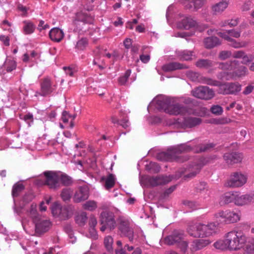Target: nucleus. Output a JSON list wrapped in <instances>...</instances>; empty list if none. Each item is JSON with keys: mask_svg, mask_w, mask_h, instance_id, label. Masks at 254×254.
Returning <instances> with one entry per match:
<instances>
[{"mask_svg": "<svg viewBox=\"0 0 254 254\" xmlns=\"http://www.w3.org/2000/svg\"><path fill=\"white\" fill-rule=\"evenodd\" d=\"M23 32L26 35L31 34L34 32L35 26L31 21L25 20L23 22Z\"/></svg>", "mask_w": 254, "mask_h": 254, "instance_id": "nucleus-37", "label": "nucleus"}, {"mask_svg": "<svg viewBox=\"0 0 254 254\" xmlns=\"http://www.w3.org/2000/svg\"><path fill=\"white\" fill-rule=\"evenodd\" d=\"M188 68V67L185 64L178 62L167 63L162 67V70L165 72H171L178 69H187Z\"/></svg>", "mask_w": 254, "mask_h": 254, "instance_id": "nucleus-24", "label": "nucleus"}, {"mask_svg": "<svg viewBox=\"0 0 254 254\" xmlns=\"http://www.w3.org/2000/svg\"><path fill=\"white\" fill-rule=\"evenodd\" d=\"M53 215L61 220L69 219L73 214L71 208L69 206H62L58 202H55L51 207Z\"/></svg>", "mask_w": 254, "mask_h": 254, "instance_id": "nucleus-8", "label": "nucleus"}, {"mask_svg": "<svg viewBox=\"0 0 254 254\" xmlns=\"http://www.w3.org/2000/svg\"><path fill=\"white\" fill-rule=\"evenodd\" d=\"M40 91L36 92V95L47 96L55 92L57 88V84L53 82L49 77H45L40 81Z\"/></svg>", "mask_w": 254, "mask_h": 254, "instance_id": "nucleus-9", "label": "nucleus"}, {"mask_svg": "<svg viewBox=\"0 0 254 254\" xmlns=\"http://www.w3.org/2000/svg\"><path fill=\"white\" fill-rule=\"evenodd\" d=\"M228 3L226 1H222L213 5L211 7L212 10L214 14L222 13L227 7Z\"/></svg>", "mask_w": 254, "mask_h": 254, "instance_id": "nucleus-35", "label": "nucleus"}, {"mask_svg": "<svg viewBox=\"0 0 254 254\" xmlns=\"http://www.w3.org/2000/svg\"><path fill=\"white\" fill-rule=\"evenodd\" d=\"M189 76L193 81H196L202 84H207L205 83L206 79H212V78L201 76L197 72H191L189 73Z\"/></svg>", "mask_w": 254, "mask_h": 254, "instance_id": "nucleus-36", "label": "nucleus"}, {"mask_svg": "<svg viewBox=\"0 0 254 254\" xmlns=\"http://www.w3.org/2000/svg\"><path fill=\"white\" fill-rule=\"evenodd\" d=\"M217 35L229 42V45L234 48L238 49L245 47L247 44L245 42H239L236 41L229 36L226 35L225 33H217Z\"/></svg>", "mask_w": 254, "mask_h": 254, "instance_id": "nucleus-25", "label": "nucleus"}, {"mask_svg": "<svg viewBox=\"0 0 254 254\" xmlns=\"http://www.w3.org/2000/svg\"><path fill=\"white\" fill-rule=\"evenodd\" d=\"M207 85L218 86V93L221 94H236L241 90V85L238 82L222 83L214 79H206Z\"/></svg>", "mask_w": 254, "mask_h": 254, "instance_id": "nucleus-4", "label": "nucleus"}, {"mask_svg": "<svg viewBox=\"0 0 254 254\" xmlns=\"http://www.w3.org/2000/svg\"><path fill=\"white\" fill-rule=\"evenodd\" d=\"M60 180L64 186H69L72 184V180L71 178L64 174H61L60 172Z\"/></svg>", "mask_w": 254, "mask_h": 254, "instance_id": "nucleus-47", "label": "nucleus"}, {"mask_svg": "<svg viewBox=\"0 0 254 254\" xmlns=\"http://www.w3.org/2000/svg\"><path fill=\"white\" fill-rule=\"evenodd\" d=\"M235 192H228L222 195L220 199L221 205L227 204L231 202L234 203Z\"/></svg>", "mask_w": 254, "mask_h": 254, "instance_id": "nucleus-33", "label": "nucleus"}, {"mask_svg": "<svg viewBox=\"0 0 254 254\" xmlns=\"http://www.w3.org/2000/svg\"><path fill=\"white\" fill-rule=\"evenodd\" d=\"M192 149V147L187 143L169 147L166 152H163L157 155V158L162 161H176L182 163L188 160L187 156H180L183 153L189 152Z\"/></svg>", "mask_w": 254, "mask_h": 254, "instance_id": "nucleus-2", "label": "nucleus"}, {"mask_svg": "<svg viewBox=\"0 0 254 254\" xmlns=\"http://www.w3.org/2000/svg\"><path fill=\"white\" fill-rule=\"evenodd\" d=\"M241 32L240 30L232 29L226 30L224 32H219L218 33H225L226 34V35L229 36L230 37H233L234 38H238L241 36Z\"/></svg>", "mask_w": 254, "mask_h": 254, "instance_id": "nucleus-42", "label": "nucleus"}, {"mask_svg": "<svg viewBox=\"0 0 254 254\" xmlns=\"http://www.w3.org/2000/svg\"><path fill=\"white\" fill-rule=\"evenodd\" d=\"M89 197V191L86 187H80L75 191L73 199L74 202L79 203L86 200Z\"/></svg>", "mask_w": 254, "mask_h": 254, "instance_id": "nucleus-19", "label": "nucleus"}, {"mask_svg": "<svg viewBox=\"0 0 254 254\" xmlns=\"http://www.w3.org/2000/svg\"><path fill=\"white\" fill-rule=\"evenodd\" d=\"M210 243L208 240L197 239L192 241L190 244V250L191 252H194L199 250L206 247Z\"/></svg>", "mask_w": 254, "mask_h": 254, "instance_id": "nucleus-26", "label": "nucleus"}, {"mask_svg": "<svg viewBox=\"0 0 254 254\" xmlns=\"http://www.w3.org/2000/svg\"><path fill=\"white\" fill-rule=\"evenodd\" d=\"M192 95L199 99L203 100H210L215 95L214 91L207 86H200L194 88L191 91Z\"/></svg>", "mask_w": 254, "mask_h": 254, "instance_id": "nucleus-13", "label": "nucleus"}, {"mask_svg": "<svg viewBox=\"0 0 254 254\" xmlns=\"http://www.w3.org/2000/svg\"><path fill=\"white\" fill-rule=\"evenodd\" d=\"M247 242V236L242 231L234 230L227 233L223 240L214 243V246L217 249L236 251L243 248Z\"/></svg>", "mask_w": 254, "mask_h": 254, "instance_id": "nucleus-1", "label": "nucleus"}, {"mask_svg": "<svg viewBox=\"0 0 254 254\" xmlns=\"http://www.w3.org/2000/svg\"><path fill=\"white\" fill-rule=\"evenodd\" d=\"M183 204L186 207L192 210L196 209L198 207L197 204L195 202L192 201L185 200L183 202Z\"/></svg>", "mask_w": 254, "mask_h": 254, "instance_id": "nucleus-58", "label": "nucleus"}, {"mask_svg": "<svg viewBox=\"0 0 254 254\" xmlns=\"http://www.w3.org/2000/svg\"><path fill=\"white\" fill-rule=\"evenodd\" d=\"M63 69L64 70L66 74L71 77L73 76L74 73L77 71V70L75 67L71 66H64Z\"/></svg>", "mask_w": 254, "mask_h": 254, "instance_id": "nucleus-57", "label": "nucleus"}, {"mask_svg": "<svg viewBox=\"0 0 254 254\" xmlns=\"http://www.w3.org/2000/svg\"><path fill=\"white\" fill-rule=\"evenodd\" d=\"M50 39L55 42H60L64 37V33L63 30L59 28H53L49 32Z\"/></svg>", "mask_w": 254, "mask_h": 254, "instance_id": "nucleus-30", "label": "nucleus"}, {"mask_svg": "<svg viewBox=\"0 0 254 254\" xmlns=\"http://www.w3.org/2000/svg\"><path fill=\"white\" fill-rule=\"evenodd\" d=\"M239 62L237 60H232L225 63H219V68L223 70L222 72H232L239 65Z\"/></svg>", "mask_w": 254, "mask_h": 254, "instance_id": "nucleus-23", "label": "nucleus"}, {"mask_svg": "<svg viewBox=\"0 0 254 254\" xmlns=\"http://www.w3.org/2000/svg\"><path fill=\"white\" fill-rule=\"evenodd\" d=\"M223 159L228 165H232L241 162L243 159V155L236 152L226 153L223 155Z\"/></svg>", "mask_w": 254, "mask_h": 254, "instance_id": "nucleus-17", "label": "nucleus"}, {"mask_svg": "<svg viewBox=\"0 0 254 254\" xmlns=\"http://www.w3.org/2000/svg\"><path fill=\"white\" fill-rule=\"evenodd\" d=\"M202 166L197 162L185 169V171H181L180 173L184 175L185 179H191L194 177L200 171Z\"/></svg>", "mask_w": 254, "mask_h": 254, "instance_id": "nucleus-16", "label": "nucleus"}, {"mask_svg": "<svg viewBox=\"0 0 254 254\" xmlns=\"http://www.w3.org/2000/svg\"><path fill=\"white\" fill-rule=\"evenodd\" d=\"M88 45V41L86 38H81L77 41L75 48L78 50H84Z\"/></svg>", "mask_w": 254, "mask_h": 254, "instance_id": "nucleus-50", "label": "nucleus"}, {"mask_svg": "<svg viewBox=\"0 0 254 254\" xmlns=\"http://www.w3.org/2000/svg\"><path fill=\"white\" fill-rule=\"evenodd\" d=\"M70 115L66 111H64L62 113V120L63 122L66 124L70 120Z\"/></svg>", "mask_w": 254, "mask_h": 254, "instance_id": "nucleus-61", "label": "nucleus"}, {"mask_svg": "<svg viewBox=\"0 0 254 254\" xmlns=\"http://www.w3.org/2000/svg\"><path fill=\"white\" fill-rule=\"evenodd\" d=\"M218 229V224L210 222L207 225L200 223V237H205L215 234Z\"/></svg>", "mask_w": 254, "mask_h": 254, "instance_id": "nucleus-15", "label": "nucleus"}, {"mask_svg": "<svg viewBox=\"0 0 254 254\" xmlns=\"http://www.w3.org/2000/svg\"><path fill=\"white\" fill-rule=\"evenodd\" d=\"M43 174L45 178L44 185L55 190L60 188V172L46 171L43 172Z\"/></svg>", "mask_w": 254, "mask_h": 254, "instance_id": "nucleus-10", "label": "nucleus"}, {"mask_svg": "<svg viewBox=\"0 0 254 254\" xmlns=\"http://www.w3.org/2000/svg\"><path fill=\"white\" fill-rule=\"evenodd\" d=\"M16 67V62L12 60H7L4 64V68L7 72H11Z\"/></svg>", "mask_w": 254, "mask_h": 254, "instance_id": "nucleus-45", "label": "nucleus"}, {"mask_svg": "<svg viewBox=\"0 0 254 254\" xmlns=\"http://www.w3.org/2000/svg\"><path fill=\"white\" fill-rule=\"evenodd\" d=\"M24 189V185L21 183H16L12 187V195L13 197L18 196Z\"/></svg>", "mask_w": 254, "mask_h": 254, "instance_id": "nucleus-41", "label": "nucleus"}, {"mask_svg": "<svg viewBox=\"0 0 254 254\" xmlns=\"http://www.w3.org/2000/svg\"><path fill=\"white\" fill-rule=\"evenodd\" d=\"M185 236L183 231L174 230L171 235L165 238V243L169 245L176 244L181 251L185 253L188 249V243L183 240Z\"/></svg>", "mask_w": 254, "mask_h": 254, "instance_id": "nucleus-5", "label": "nucleus"}, {"mask_svg": "<svg viewBox=\"0 0 254 254\" xmlns=\"http://www.w3.org/2000/svg\"><path fill=\"white\" fill-rule=\"evenodd\" d=\"M170 181V178L167 176H159L156 177H151L148 179L149 183L152 186L166 184Z\"/></svg>", "mask_w": 254, "mask_h": 254, "instance_id": "nucleus-28", "label": "nucleus"}, {"mask_svg": "<svg viewBox=\"0 0 254 254\" xmlns=\"http://www.w3.org/2000/svg\"><path fill=\"white\" fill-rule=\"evenodd\" d=\"M72 192V191L70 188L64 189L61 194L63 200L64 201L69 200L71 198Z\"/></svg>", "mask_w": 254, "mask_h": 254, "instance_id": "nucleus-44", "label": "nucleus"}, {"mask_svg": "<svg viewBox=\"0 0 254 254\" xmlns=\"http://www.w3.org/2000/svg\"><path fill=\"white\" fill-rule=\"evenodd\" d=\"M35 231L37 233H42L49 230L51 222L49 220L38 219V220L35 222Z\"/></svg>", "mask_w": 254, "mask_h": 254, "instance_id": "nucleus-20", "label": "nucleus"}, {"mask_svg": "<svg viewBox=\"0 0 254 254\" xmlns=\"http://www.w3.org/2000/svg\"><path fill=\"white\" fill-rule=\"evenodd\" d=\"M247 181V177L240 172L232 173L227 181V186L231 188H238L245 185Z\"/></svg>", "mask_w": 254, "mask_h": 254, "instance_id": "nucleus-12", "label": "nucleus"}, {"mask_svg": "<svg viewBox=\"0 0 254 254\" xmlns=\"http://www.w3.org/2000/svg\"><path fill=\"white\" fill-rule=\"evenodd\" d=\"M118 229L121 234L127 237L130 242L133 240V230L130 226V221L125 216H120L117 219Z\"/></svg>", "mask_w": 254, "mask_h": 254, "instance_id": "nucleus-6", "label": "nucleus"}, {"mask_svg": "<svg viewBox=\"0 0 254 254\" xmlns=\"http://www.w3.org/2000/svg\"><path fill=\"white\" fill-rule=\"evenodd\" d=\"M206 0H189L190 3L186 4L185 7L187 9L193 8L196 11L201 8L206 3Z\"/></svg>", "mask_w": 254, "mask_h": 254, "instance_id": "nucleus-34", "label": "nucleus"}, {"mask_svg": "<svg viewBox=\"0 0 254 254\" xmlns=\"http://www.w3.org/2000/svg\"><path fill=\"white\" fill-rule=\"evenodd\" d=\"M210 111L216 115H220L223 112V108L219 105H213L210 108Z\"/></svg>", "mask_w": 254, "mask_h": 254, "instance_id": "nucleus-55", "label": "nucleus"}, {"mask_svg": "<svg viewBox=\"0 0 254 254\" xmlns=\"http://www.w3.org/2000/svg\"><path fill=\"white\" fill-rule=\"evenodd\" d=\"M214 217L217 221L226 224L227 209L219 210L214 214Z\"/></svg>", "mask_w": 254, "mask_h": 254, "instance_id": "nucleus-40", "label": "nucleus"}, {"mask_svg": "<svg viewBox=\"0 0 254 254\" xmlns=\"http://www.w3.org/2000/svg\"><path fill=\"white\" fill-rule=\"evenodd\" d=\"M87 217L85 212H82L80 214H78L76 216L75 221L80 226H83L85 224Z\"/></svg>", "mask_w": 254, "mask_h": 254, "instance_id": "nucleus-48", "label": "nucleus"}, {"mask_svg": "<svg viewBox=\"0 0 254 254\" xmlns=\"http://www.w3.org/2000/svg\"><path fill=\"white\" fill-rule=\"evenodd\" d=\"M201 120L196 117H187L184 118L183 125L185 127L191 128L199 125Z\"/></svg>", "mask_w": 254, "mask_h": 254, "instance_id": "nucleus-31", "label": "nucleus"}, {"mask_svg": "<svg viewBox=\"0 0 254 254\" xmlns=\"http://www.w3.org/2000/svg\"><path fill=\"white\" fill-rule=\"evenodd\" d=\"M192 51L184 50L176 52L177 57L181 60L189 61L192 59Z\"/></svg>", "mask_w": 254, "mask_h": 254, "instance_id": "nucleus-38", "label": "nucleus"}, {"mask_svg": "<svg viewBox=\"0 0 254 254\" xmlns=\"http://www.w3.org/2000/svg\"><path fill=\"white\" fill-rule=\"evenodd\" d=\"M232 55L231 51H223L220 52L219 54V58L221 60H225Z\"/></svg>", "mask_w": 254, "mask_h": 254, "instance_id": "nucleus-56", "label": "nucleus"}, {"mask_svg": "<svg viewBox=\"0 0 254 254\" xmlns=\"http://www.w3.org/2000/svg\"><path fill=\"white\" fill-rule=\"evenodd\" d=\"M215 63L208 59H199L195 63V65L200 68L211 69L214 65Z\"/></svg>", "mask_w": 254, "mask_h": 254, "instance_id": "nucleus-32", "label": "nucleus"}, {"mask_svg": "<svg viewBox=\"0 0 254 254\" xmlns=\"http://www.w3.org/2000/svg\"><path fill=\"white\" fill-rule=\"evenodd\" d=\"M176 189L175 186H173L167 189L162 194L161 197L163 198H165L168 197L170 194H171Z\"/></svg>", "mask_w": 254, "mask_h": 254, "instance_id": "nucleus-59", "label": "nucleus"}, {"mask_svg": "<svg viewBox=\"0 0 254 254\" xmlns=\"http://www.w3.org/2000/svg\"><path fill=\"white\" fill-rule=\"evenodd\" d=\"M97 224V221L96 218L94 216H91L89 219V225L90 228H91L94 231V228Z\"/></svg>", "mask_w": 254, "mask_h": 254, "instance_id": "nucleus-60", "label": "nucleus"}, {"mask_svg": "<svg viewBox=\"0 0 254 254\" xmlns=\"http://www.w3.org/2000/svg\"><path fill=\"white\" fill-rule=\"evenodd\" d=\"M248 69L246 67L241 65L237 69L232 72H220L217 75L218 78L229 80L236 77H240L245 76L248 73Z\"/></svg>", "mask_w": 254, "mask_h": 254, "instance_id": "nucleus-11", "label": "nucleus"}, {"mask_svg": "<svg viewBox=\"0 0 254 254\" xmlns=\"http://www.w3.org/2000/svg\"><path fill=\"white\" fill-rule=\"evenodd\" d=\"M241 212L239 210L227 209L226 224L237 223L240 220Z\"/></svg>", "mask_w": 254, "mask_h": 254, "instance_id": "nucleus-21", "label": "nucleus"}, {"mask_svg": "<svg viewBox=\"0 0 254 254\" xmlns=\"http://www.w3.org/2000/svg\"><path fill=\"white\" fill-rule=\"evenodd\" d=\"M158 107L170 115H183L188 112L186 107L179 103V99L175 97H166L157 101Z\"/></svg>", "mask_w": 254, "mask_h": 254, "instance_id": "nucleus-3", "label": "nucleus"}, {"mask_svg": "<svg viewBox=\"0 0 254 254\" xmlns=\"http://www.w3.org/2000/svg\"><path fill=\"white\" fill-rule=\"evenodd\" d=\"M214 146V145L213 143L200 144L197 146L195 151L197 153L207 151Z\"/></svg>", "mask_w": 254, "mask_h": 254, "instance_id": "nucleus-43", "label": "nucleus"}, {"mask_svg": "<svg viewBox=\"0 0 254 254\" xmlns=\"http://www.w3.org/2000/svg\"><path fill=\"white\" fill-rule=\"evenodd\" d=\"M242 60V63L243 64H247L254 60V56L252 54L247 55L245 52H244Z\"/></svg>", "mask_w": 254, "mask_h": 254, "instance_id": "nucleus-52", "label": "nucleus"}, {"mask_svg": "<svg viewBox=\"0 0 254 254\" xmlns=\"http://www.w3.org/2000/svg\"><path fill=\"white\" fill-rule=\"evenodd\" d=\"M244 51H235L232 55V57L236 59H241L243 58V56L244 54Z\"/></svg>", "mask_w": 254, "mask_h": 254, "instance_id": "nucleus-62", "label": "nucleus"}, {"mask_svg": "<svg viewBox=\"0 0 254 254\" xmlns=\"http://www.w3.org/2000/svg\"><path fill=\"white\" fill-rule=\"evenodd\" d=\"M254 196L246 194L241 195L237 192H235L234 197V204L237 206H243L254 201Z\"/></svg>", "mask_w": 254, "mask_h": 254, "instance_id": "nucleus-18", "label": "nucleus"}, {"mask_svg": "<svg viewBox=\"0 0 254 254\" xmlns=\"http://www.w3.org/2000/svg\"><path fill=\"white\" fill-rule=\"evenodd\" d=\"M203 44L205 48L210 49L220 45L221 42L217 37L211 36L204 38L203 40Z\"/></svg>", "mask_w": 254, "mask_h": 254, "instance_id": "nucleus-29", "label": "nucleus"}, {"mask_svg": "<svg viewBox=\"0 0 254 254\" xmlns=\"http://www.w3.org/2000/svg\"><path fill=\"white\" fill-rule=\"evenodd\" d=\"M254 89V86L252 84L246 86L244 90L243 93L244 95H248L250 94Z\"/></svg>", "mask_w": 254, "mask_h": 254, "instance_id": "nucleus-63", "label": "nucleus"}, {"mask_svg": "<svg viewBox=\"0 0 254 254\" xmlns=\"http://www.w3.org/2000/svg\"><path fill=\"white\" fill-rule=\"evenodd\" d=\"M100 223L102 225L100 228L102 232L106 230L111 231L114 229L116 226L114 214L109 211L102 212L100 215Z\"/></svg>", "mask_w": 254, "mask_h": 254, "instance_id": "nucleus-7", "label": "nucleus"}, {"mask_svg": "<svg viewBox=\"0 0 254 254\" xmlns=\"http://www.w3.org/2000/svg\"><path fill=\"white\" fill-rule=\"evenodd\" d=\"M90 17L86 13L82 11L76 14L75 18L73 21V24L75 27L74 30L80 31L83 29V25L89 22Z\"/></svg>", "mask_w": 254, "mask_h": 254, "instance_id": "nucleus-14", "label": "nucleus"}, {"mask_svg": "<svg viewBox=\"0 0 254 254\" xmlns=\"http://www.w3.org/2000/svg\"><path fill=\"white\" fill-rule=\"evenodd\" d=\"M131 73L130 70H127L124 75L121 76L119 79V82L121 85H124L126 84L127 81L128 80V77H129Z\"/></svg>", "mask_w": 254, "mask_h": 254, "instance_id": "nucleus-53", "label": "nucleus"}, {"mask_svg": "<svg viewBox=\"0 0 254 254\" xmlns=\"http://www.w3.org/2000/svg\"><path fill=\"white\" fill-rule=\"evenodd\" d=\"M0 40L3 43V44L8 46L9 45V38L8 36L5 35H1L0 36Z\"/></svg>", "mask_w": 254, "mask_h": 254, "instance_id": "nucleus-64", "label": "nucleus"}, {"mask_svg": "<svg viewBox=\"0 0 254 254\" xmlns=\"http://www.w3.org/2000/svg\"><path fill=\"white\" fill-rule=\"evenodd\" d=\"M113 239L111 236H107L104 239V245L106 249L109 252L112 251Z\"/></svg>", "mask_w": 254, "mask_h": 254, "instance_id": "nucleus-51", "label": "nucleus"}, {"mask_svg": "<svg viewBox=\"0 0 254 254\" xmlns=\"http://www.w3.org/2000/svg\"><path fill=\"white\" fill-rule=\"evenodd\" d=\"M115 176L112 174H110L105 179V184L104 186L106 189L109 190L113 188L115 186Z\"/></svg>", "mask_w": 254, "mask_h": 254, "instance_id": "nucleus-39", "label": "nucleus"}, {"mask_svg": "<svg viewBox=\"0 0 254 254\" xmlns=\"http://www.w3.org/2000/svg\"><path fill=\"white\" fill-rule=\"evenodd\" d=\"M187 232L191 237L200 238V223H194L188 225L187 228Z\"/></svg>", "mask_w": 254, "mask_h": 254, "instance_id": "nucleus-27", "label": "nucleus"}, {"mask_svg": "<svg viewBox=\"0 0 254 254\" xmlns=\"http://www.w3.org/2000/svg\"><path fill=\"white\" fill-rule=\"evenodd\" d=\"M197 25V22L190 17L184 16L182 19L178 23L180 28L189 29Z\"/></svg>", "mask_w": 254, "mask_h": 254, "instance_id": "nucleus-22", "label": "nucleus"}, {"mask_svg": "<svg viewBox=\"0 0 254 254\" xmlns=\"http://www.w3.org/2000/svg\"><path fill=\"white\" fill-rule=\"evenodd\" d=\"M82 207L85 210L93 211L97 208V206L95 201L89 200L83 204Z\"/></svg>", "mask_w": 254, "mask_h": 254, "instance_id": "nucleus-46", "label": "nucleus"}, {"mask_svg": "<svg viewBox=\"0 0 254 254\" xmlns=\"http://www.w3.org/2000/svg\"><path fill=\"white\" fill-rule=\"evenodd\" d=\"M30 215L33 219L34 222L38 221V214L36 210V205L35 204H32L31 205V208L30 210Z\"/></svg>", "mask_w": 254, "mask_h": 254, "instance_id": "nucleus-54", "label": "nucleus"}, {"mask_svg": "<svg viewBox=\"0 0 254 254\" xmlns=\"http://www.w3.org/2000/svg\"><path fill=\"white\" fill-rule=\"evenodd\" d=\"M245 254H254V239L248 241L245 248Z\"/></svg>", "mask_w": 254, "mask_h": 254, "instance_id": "nucleus-49", "label": "nucleus"}]
</instances>
